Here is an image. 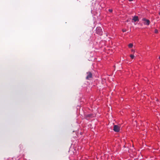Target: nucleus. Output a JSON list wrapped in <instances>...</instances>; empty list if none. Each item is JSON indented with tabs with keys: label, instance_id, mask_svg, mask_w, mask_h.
<instances>
[{
	"label": "nucleus",
	"instance_id": "f257e3e1",
	"mask_svg": "<svg viewBox=\"0 0 160 160\" xmlns=\"http://www.w3.org/2000/svg\"><path fill=\"white\" fill-rule=\"evenodd\" d=\"M142 21H143V24L145 25L148 26L150 24V21L145 18H143L142 19Z\"/></svg>",
	"mask_w": 160,
	"mask_h": 160
},
{
	"label": "nucleus",
	"instance_id": "f03ea898",
	"mask_svg": "<svg viewBox=\"0 0 160 160\" xmlns=\"http://www.w3.org/2000/svg\"><path fill=\"white\" fill-rule=\"evenodd\" d=\"M96 32L97 33L100 35L102 34V29L100 27H98L96 29Z\"/></svg>",
	"mask_w": 160,
	"mask_h": 160
},
{
	"label": "nucleus",
	"instance_id": "7ed1b4c3",
	"mask_svg": "<svg viewBox=\"0 0 160 160\" xmlns=\"http://www.w3.org/2000/svg\"><path fill=\"white\" fill-rule=\"evenodd\" d=\"M113 130L115 132H118L120 130V127L118 125H115L114 126Z\"/></svg>",
	"mask_w": 160,
	"mask_h": 160
},
{
	"label": "nucleus",
	"instance_id": "20e7f679",
	"mask_svg": "<svg viewBox=\"0 0 160 160\" xmlns=\"http://www.w3.org/2000/svg\"><path fill=\"white\" fill-rule=\"evenodd\" d=\"M92 74L91 72H87V76L86 78V79L88 80H90V79L92 78Z\"/></svg>",
	"mask_w": 160,
	"mask_h": 160
},
{
	"label": "nucleus",
	"instance_id": "39448f33",
	"mask_svg": "<svg viewBox=\"0 0 160 160\" xmlns=\"http://www.w3.org/2000/svg\"><path fill=\"white\" fill-rule=\"evenodd\" d=\"M132 20L134 21V22H136L137 21H138L139 19L138 18V17L137 16H134L133 17Z\"/></svg>",
	"mask_w": 160,
	"mask_h": 160
},
{
	"label": "nucleus",
	"instance_id": "423d86ee",
	"mask_svg": "<svg viewBox=\"0 0 160 160\" xmlns=\"http://www.w3.org/2000/svg\"><path fill=\"white\" fill-rule=\"evenodd\" d=\"M93 117V115L92 114H87L86 116V117L87 118H92Z\"/></svg>",
	"mask_w": 160,
	"mask_h": 160
},
{
	"label": "nucleus",
	"instance_id": "0eeeda50",
	"mask_svg": "<svg viewBox=\"0 0 160 160\" xmlns=\"http://www.w3.org/2000/svg\"><path fill=\"white\" fill-rule=\"evenodd\" d=\"M128 46L129 48H132L133 46V44L132 43H130Z\"/></svg>",
	"mask_w": 160,
	"mask_h": 160
},
{
	"label": "nucleus",
	"instance_id": "6e6552de",
	"mask_svg": "<svg viewBox=\"0 0 160 160\" xmlns=\"http://www.w3.org/2000/svg\"><path fill=\"white\" fill-rule=\"evenodd\" d=\"M130 57L132 59H133L134 58V56L133 55L131 54L130 55Z\"/></svg>",
	"mask_w": 160,
	"mask_h": 160
},
{
	"label": "nucleus",
	"instance_id": "1a4fd4ad",
	"mask_svg": "<svg viewBox=\"0 0 160 160\" xmlns=\"http://www.w3.org/2000/svg\"><path fill=\"white\" fill-rule=\"evenodd\" d=\"M154 32L155 33H157L158 32V31L157 29H156L155 30V31H154Z\"/></svg>",
	"mask_w": 160,
	"mask_h": 160
},
{
	"label": "nucleus",
	"instance_id": "9d476101",
	"mask_svg": "<svg viewBox=\"0 0 160 160\" xmlns=\"http://www.w3.org/2000/svg\"><path fill=\"white\" fill-rule=\"evenodd\" d=\"M108 11L110 12H112V9H109Z\"/></svg>",
	"mask_w": 160,
	"mask_h": 160
},
{
	"label": "nucleus",
	"instance_id": "9b49d317",
	"mask_svg": "<svg viewBox=\"0 0 160 160\" xmlns=\"http://www.w3.org/2000/svg\"><path fill=\"white\" fill-rule=\"evenodd\" d=\"M122 31L123 32H125L126 31V29H122Z\"/></svg>",
	"mask_w": 160,
	"mask_h": 160
},
{
	"label": "nucleus",
	"instance_id": "f8f14e48",
	"mask_svg": "<svg viewBox=\"0 0 160 160\" xmlns=\"http://www.w3.org/2000/svg\"><path fill=\"white\" fill-rule=\"evenodd\" d=\"M131 51L132 52H134V50L133 49Z\"/></svg>",
	"mask_w": 160,
	"mask_h": 160
},
{
	"label": "nucleus",
	"instance_id": "ddd939ff",
	"mask_svg": "<svg viewBox=\"0 0 160 160\" xmlns=\"http://www.w3.org/2000/svg\"><path fill=\"white\" fill-rule=\"evenodd\" d=\"M129 1L131 2L133 1V0H128Z\"/></svg>",
	"mask_w": 160,
	"mask_h": 160
},
{
	"label": "nucleus",
	"instance_id": "4468645a",
	"mask_svg": "<svg viewBox=\"0 0 160 160\" xmlns=\"http://www.w3.org/2000/svg\"><path fill=\"white\" fill-rule=\"evenodd\" d=\"M159 60H160V56L159 57Z\"/></svg>",
	"mask_w": 160,
	"mask_h": 160
},
{
	"label": "nucleus",
	"instance_id": "2eb2a0df",
	"mask_svg": "<svg viewBox=\"0 0 160 160\" xmlns=\"http://www.w3.org/2000/svg\"><path fill=\"white\" fill-rule=\"evenodd\" d=\"M159 15H160V12H159Z\"/></svg>",
	"mask_w": 160,
	"mask_h": 160
},
{
	"label": "nucleus",
	"instance_id": "dca6fc26",
	"mask_svg": "<svg viewBox=\"0 0 160 160\" xmlns=\"http://www.w3.org/2000/svg\"><path fill=\"white\" fill-rule=\"evenodd\" d=\"M158 99H156V100H158Z\"/></svg>",
	"mask_w": 160,
	"mask_h": 160
}]
</instances>
